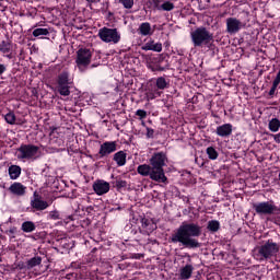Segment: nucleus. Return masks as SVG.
Here are the masks:
<instances>
[{
  "mask_svg": "<svg viewBox=\"0 0 280 280\" xmlns=\"http://www.w3.org/2000/svg\"><path fill=\"white\" fill-rule=\"evenodd\" d=\"M150 242H151V241H150V238H148V242H147V244H150Z\"/></svg>",
  "mask_w": 280,
  "mask_h": 280,
  "instance_id": "46",
  "label": "nucleus"
},
{
  "mask_svg": "<svg viewBox=\"0 0 280 280\" xmlns=\"http://www.w3.org/2000/svg\"><path fill=\"white\" fill-rule=\"evenodd\" d=\"M95 67H100V63H93V65H91V69H95Z\"/></svg>",
  "mask_w": 280,
  "mask_h": 280,
  "instance_id": "44",
  "label": "nucleus"
},
{
  "mask_svg": "<svg viewBox=\"0 0 280 280\" xmlns=\"http://www.w3.org/2000/svg\"><path fill=\"white\" fill-rule=\"evenodd\" d=\"M118 3H121L125 10H132L135 0H118Z\"/></svg>",
  "mask_w": 280,
  "mask_h": 280,
  "instance_id": "34",
  "label": "nucleus"
},
{
  "mask_svg": "<svg viewBox=\"0 0 280 280\" xmlns=\"http://www.w3.org/2000/svg\"><path fill=\"white\" fill-rule=\"evenodd\" d=\"M153 7L160 12H172L175 8L174 3L170 0H153Z\"/></svg>",
  "mask_w": 280,
  "mask_h": 280,
  "instance_id": "16",
  "label": "nucleus"
},
{
  "mask_svg": "<svg viewBox=\"0 0 280 280\" xmlns=\"http://www.w3.org/2000/svg\"><path fill=\"white\" fill-rule=\"evenodd\" d=\"M257 215H273L267 218L273 224H280V206L275 205V201H261L253 205Z\"/></svg>",
  "mask_w": 280,
  "mask_h": 280,
  "instance_id": "2",
  "label": "nucleus"
},
{
  "mask_svg": "<svg viewBox=\"0 0 280 280\" xmlns=\"http://www.w3.org/2000/svg\"><path fill=\"white\" fill-rule=\"evenodd\" d=\"M165 163H167V155L164 152L154 153L150 159V165L153 166L155 171L153 174L158 175L156 178L162 179L163 185H167L170 183L165 175V170H163V167H165Z\"/></svg>",
  "mask_w": 280,
  "mask_h": 280,
  "instance_id": "4",
  "label": "nucleus"
},
{
  "mask_svg": "<svg viewBox=\"0 0 280 280\" xmlns=\"http://www.w3.org/2000/svg\"><path fill=\"white\" fill-rule=\"evenodd\" d=\"M43 264V258L40 256H35L27 260L26 268L32 270V268H36V266H40Z\"/></svg>",
  "mask_w": 280,
  "mask_h": 280,
  "instance_id": "28",
  "label": "nucleus"
},
{
  "mask_svg": "<svg viewBox=\"0 0 280 280\" xmlns=\"http://www.w3.org/2000/svg\"><path fill=\"white\" fill-rule=\"evenodd\" d=\"M114 152H117V142L116 141H105L100 145L97 153L98 159H107Z\"/></svg>",
  "mask_w": 280,
  "mask_h": 280,
  "instance_id": "11",
  "label": "nucleus"
},
{
  "mask_svg": "<svg viewBox=\"0 0 280 280\" xmlns=\"http://www.w3.org/2000/svg\"><path fill=\"white\" fill-rule=\"evenodd\" d=\"M31 207L32 209H35V211H45L49 207V203L40 197V195L34 192L33 199L31 200Z\"/></svg>",
  "mask_w": 280,
  "mask_h": 280,
  "instance_id": "15",
  "label": "nucleus"
},
{
  "mask_svg": "<svg viewBox=\"0 0 280 280\" xmlns=\"http://www.w3.org/2000/svg\"><path fill=\"white\" fill-rule=\"evenodd\" d=\"M279 128H280V120L278 118H272L269 121V130L271 132H279Z\"/></svg>",
  "mask_w": 280,
  "mask_h": 280,
  "instance_id": "31",
  "label": "nucleus"
},
{
  "mask_svg": "<svg viewBox=\"0 0 280 280\" xmlns=\"http://www.w3.org/2000/svg\"><path fill=\"white\" fill-rule=\"evenodd\" d=\"M89 5H93V3H97V0H85Z\"/></svg>",
  "mask_w": 280,
  "mask_h": 280,
  "instance_id": "42",
  "label": "nucleus"
},
{
  "mask_svg": "<svg viewBox=\"0 0 280 280\" xmlns=\"http://www.w3.org/2000/svg\"><path fill=\"white\" fill-rule=\"evenodd\" d=\"M4 119L7 124H10V126H14V124H16V115H14L13 112L5 114Z\"/></svg>",
  "mask_w": 280,
  "mask_h": 280,
  "instance_id": "33",
  "label": "nucleus"
},
{
  "mask_svg": "<svg viewBox=\"0 0 280 280\" xmlns=\"http://www.w3.org/2000/svg\"><path fill=\"white\" fill-rule=\"evenodd\" d=\"M280 245L272 242V240L266 241L262 245L254 249V258L257 261H268L272 257H277L279 254Z\"/></svg>",
  "mask_w": 280,
  "mask_h": 280,
  "instance_id": "3",
  "label": "nucleus"
},
{
  "mask_svg": "<svg viewBox=\"0 0 280 280\" xmlns=\"http://www.w3.org/2000/svg\"><path fill=\"white\" fill-rule=\"evenodd\" d=\"M141 49L142 51H156L158 54H161V51H163V44L154 43L153 39H150L141 47Z\"/></svg>",
  "mask_w": 280,
  "mask_h": 280,
  "instance_id": "17",
  "label": "nucleus"
},
{
  "mask_svg": "<svg viewBox=\"0 0 280 280\" xmlns=\"http://www.w3.org/2000/svg\"><path fill=\"white\" fill-rule=\"evenodd\" d=\"M225 24L228 34H237L241 30H244V27L246 26L245 24H243V22L237 20V18H228L225 20Z\"/></svg>",
  "mask_w": 280,
  "mask_h": 280,
  "instance_id": "13",
  "label": "nucleus"
},
{
  "mask_svg": "<svg viewBox=\"0 0 280 280\" xmlns=\"http://www.w3.org/2000/svg\"><path fill=\"white\" fill-rule=\"evenodd\" d=\"M4 71H8V67H5L3 63H0V75H3Z\"/></svg>",
  "mask_w": 280,
  "mask_h": 280,
  "instance_id": "40",
  "label": "nucleus"
},
{
  "mask_svg": "<svg viewBox=\"0 0 280 280\" xmlns=\"http://www.w3.org/2000/svg\"><path fill=\"white\" fill-rule=\"evenodd\" d=\"M207 229L211 233H218V231H220V221H218V220L209 221Z\"/></svg>",
  "mask_w": 280,
  "mask_h": 280,
  "instance_id": "29",
  "label": "nucleus"
},
{
  "mask_svg": "<svg viewBox=\"0 0 280 280\" xmlns=\"http://www.w3.org/2000/svg\"><path fill=\"white\" fill-rule=\"evenodd\" d=\"M158 226L154 220L147 218V217H141L140 219V225H139V233L141 235H152L154 231H156Z\"/></svg>",
  "mask_w": 280,
  "mask_h": 280,
  "instance_id": "10",
  "label": "nucleus"
},
{
  "mask_svg": "<svg viewBox=\"0 0 280 280\" xmlns=\"http://www.w3.org/2000/svg\"><path fill=\"white\" fill-rule=\"evenodd\" d=\"M127 186H128V183L126 180L117 179L115 182V187L118 189H124V187H127Z\"/></svg>",
  "mask_w": 280,
  "mask_h": 280,
  "instance_id": "36",
  "label": "nucleus"
},
{
  "mask_svg": "<svg viewBox=\"0 0 280 280\" xmlns=\"http://www.w3.org/2000/svg\"><path fill=\"white\" fill-rule=\"evenodd\" d=\"M33 36L38 38L39 36H49V28H35L33 31Z\"/></svg>",
  "mask_w": 280,
  "mask_h": 280,
  "instance_id": "32",
  "label": "nucleus"
},
{
  "mask_svg": "<svg viewBox=\"0 0 280 280\" xmlns=\"http://www.w3.org/2000/svg\"><path fill=\"white\" fill-rule=\"evenodd\" d=\"M71 277H75V273H68V275L66 276V279H71Z\"/></svg>",
  "mask_w": 280,
  "mask_h": 280,
  "instance_id": "43",
  "label": "nucleus"
},
{
  "mask_svg": "<svg viewBox=\"0 0 280 280\" xmlns=\"http://www.w3.org/2000/svg\"><path fill=\"white\" fill-rule=\"evenodd\" d=\"M136 115L140 118V119H145V117H148V112H145L144 109H138L136 112Z\"/></svg>",
  "mask_w": 280,
  "mask_h": 280,
  "instance_id": "37",
  "label": "nucleus"
},
{
  "mask_svg": "<svg viewBox=\"0 0 280 280\" xmlns=\"http://www.w3.org/2000/svg\"><path fill=\"white\" fill-rule=\"evenodd\" d=\"M9 191L13 194V196H23L27 191V187L19 182H15L9 187Z\"/></svg>",
  "mask_w": 280,
  "mask_h": 280,
  "instance_id": "20",
  "label": "nucleus"
},
{
  "mask_svg": "<svg viewBox=\"0 0 280 280\" xmlns=\"http://www.w3.org/2000/svg\"><path fill=\"white\" fill-rule=\"evenodd\" d=\"M98 38H101L103 43L117 45L121 40V33L117 28H108L104 26L98 30Z\"/></svg>",
  "mask_w": 280,
  "mask_h": 280,
  "instance_id": "9",
  "label": "nucleus"
},
{
  "mask_svg": "<svg viewBox=\"0 0 280 280\" xmlns=\"http://www.w3.org/2000/svg\"><path fill=\"white\" fill-rule=\"evenodd\" d=\"M188 261H191V256L188 255Z\"/></svg>",
  "mask_w": 280,
  "mask_h": 280,
  "instance_id": "45",
  "label": "nucleus"
},
{
  "mask_svg": "<svg viewBox=\"0 0 280 280\" xmlns=\"http://www.w3.org/2000/svg\"><path fill=\"white\" fill-rule=\"evenodd\" d=\"M215 132L218 137H223V138L231 137V135H233V125L231 124L221 125L217 127Z\"/></svg>",
  "mask_w": 280,
  "mask_h": 280,
  "instance_id": "19",
  "label": "nucleus"
},
{
  "mask_svg": "<svg viewBox=\"0 0 280 280\" xmlns=\"http://www.w3.org/2000/svg\"><path fill=\"white\" fill-rule=\"evenodd\" d=\"M202 235V226L198 223L183 222L171 235L172 244H182L184 248H200L202 244L196 240Z\"/></svg>",
  "mask_w": 280,
  "mask_h": 280,
  "instance_id": "1",
  "label": "nucleus"
},
{
  "mask_svg": "<svg viewBox=\"0 0 280 280\" xmlns=\"http://www.w3.org/2000/svg\"><path fill=\"white\" fill-rule=\"evenodd\" d=\"M72 84L73 80L71 79V73H69L68 70H63L57 75V91L59 95L69 97V95H71Z\"/></svg>",
  "mask_w": 280,
  "mask_h": 280,
  "instance_id": "7",
  "label": "nucleus"
},
{
  "mask_svg": "<svg viewBox=\"0 0 280 280\" xmlns=\"http://www.w3.org/2000/svg\"><path fill=\"white\" fill-rule=\"evenodd\" d=\"M142 126H145V122H142Z\"/></svg>",
  "mask_w": 280,
  "mask_h": 280,
  "instance_id": "47",
  "label": "nucleus"
},
{
  "mask_svg": "<svg viewBox=\"0 0 280 280\" xmlns=\"http://www.w3.org/2000/svg\"><path fill=\"white\" fill-rule=\"evenodd\" d=\"M147 138L154 139V129L147 127Z\"/></svg>",
  "mask_w": 280,
  "mask_h": 280,
  "instance_id": "38",
  "label": "nucleus"
},
{
  "mask_svg": "<svg viewBox=\"0 0 280 280\" xmlns=\"http://www.w3.org/2000/svg\"><path fill=\"white\" fill-rule=\"evenodd\" d=\"M16 159L19 161H37L40 159V148L35 144H22L16 150Z\"/></svg>",
  "mask_w": 280,
  "mask_h": 280,
  "instance_id": "5",
  "label": "nucleus"
},
{
  "mask_svg": "<svg viewBox=\"0 0 280 280\" xmlns=\"http://www.w3.org/2000/svg\"><path fill=\"white\" fill-rule=\"evenodd\" d=\"M190 38L194 47H202L213 40V33L209 32L207 27L200 26L190 33Z\"/></svg>",
  "mask_w": 280,
  "mask_h": 280,
  "instance_id": "6",
  "label": "nucleus"
},
{
  "mask_svg": "<svg viewBox=\"0 0 280 280\" xmlns=\"http://www.w3.org/2000/svg\"><path fill=\"white\" fill-rule=\"evenodd\" d=\"M9 176H10L11 180H16V178H19V176H21V166L11 165L9 167Z\"/></svg>",
  "mask_w": 280,
  "mask_h": 280,
  "instance_id": "26",
  "label": "nucleus"
},
{
  "mask_svg": "<svg viewBox=\"0 0 280 280\" xmlns=\"http://www.w3.org/2000/svg\"><path fill=\"white\" fill-rule=\"evenodd\" d=\"M93 190L96 196H104V194H108L110 191V184L103 179H97L93 184Z\"/></svg>",
  "mask_w": 280,
  "mask_h": 280,
  "instance_id": "14",
  "label": "nucleus"
},
{
  "mask_svg": "<svg viewBox=\"0 0 280 280\" xmlns=\"http://www.w3.org/2000/svg\"><path fill=\"white\" fill-rule=\"evenodd\" d=\"M162 92L160 89L155 86H151L145 92V100L147 102H151L152 100H156V97H161Z\"/></svg>",
  "mask_w": 280,
  "mask_h": 280,
  "instance_id": "22",
  "label": "nucleus"
},
{
  "mask_svg": "<svg viewBox=\"0 0 280 280\" xmlns=\"http://www.w3.org/2000/svg\"><path fill=\"white\" fill-rule=\"evenodd\" d=\"M137 172L140 176H149L154 183H163L161 178L156 177L159 175H154L156 171L153 168L152 164H141L137 167Z\"/></svg>",
  "mask_w": 280,
  "mask_h": 280,
  "instance_id": "12",
  "label": "nucleus"
},
{
  "mask_svg": "<svg viewBox=\"0 0 280 280\" xmlns=\"http://www.w3.org/2000/svg\"><path fill=\"white\" fill-rule=\"evenodd\" d=\"M191 275H194V266L186 265L179 270V279L180 280H189L191 279Z\"/></svg>",
  "mask_w": 280,
  "mask_h": 280,
  "instance_id": "23",
  "label": "nucleus"
},
{
  "mask_svg": "<svg viewBox=\"0 0 280 280\" xmlns=\"http://www.w3.org/2000/svg\"><path fill=\"white\" fill-rule=\"evenodd\" d=\"M138 34L140 36H152V34H154V28H152V24L149 22H143L138 27Z\"/></svg>",
  "mask_w": 280,
  "mask_h": 280,
  "instance_id": "21",
  "label": "nucleus"
},
{
  "mask_svg": "<svg viewBox=\"0 0 280 280\" xmlns=\"http://www.w3.org/2000/svg\"><path fill=\"white\" fill-rule=\"evenodd\" d=\"M276 92H277V88H275V86L272 85L271 89H270V91H269V96L272 97Z\"/></svg>",
  "mask_w": 280,
  "mask_h": 280,
  "instance_id": "41",
  "label": "nucleus"
},
{
  "mask_svg": "<svg viewBox=\"0 0 280 280\" xmlns=\"http://www.w3.org/2000/svg\"><path fill=\"white\" fill-rule=\"evenodd\" d=\"M92 58H93V50L90 48H80L77 51L75 62L81 73H84V71L89 69Z\"/></svg>",
  "mask_w": 280,
  "mask_h": 280,
  "instance_id": "8",
  "label": "nucleus"
},
{
  "mask_svg": "<svg viewBox=\"0 0 280 280\" xmlns=\"http://www.w3.org/2000/svg\"><path fill=\"white\" fill-rule=\"evenodd\" d=\"M21 230L23 233H34V231H36V223L32 221H25L22 223Z\"/></svg>",
  "mask_w": 280,
  "mask_h": 280,
  "instance_id": "27",
  "label": "nucleus"
},
{
  "mask_svg": "<svg viewBox=\"0 0 280 280\" xmlns=\"http://www.w3.org/2000/svg\"><path fill=\"white\" fill-rule=\"evenodd\" d=\"M206 154L208 155V159H210V161H215L219 156L218 151L213 147H208L206 150Z\"/></svg>",
  "mask_w": 280,
  "mask_h": 280,
  "instance_id": "30",
  "label": "nucleus"
},
{
  "mask_svg": "<svg viewBox=\"0 0 280 280\" xmlns=\"http://www.w3.org/2000/svg\"><path fill=\"white\" fill-rule=\"evenodd\" d=\"M12 42L2 40L0 43V52L3 54L4 58H8L9 60H12Z\"/></svg>",
  "mask_w": 280,
  "mask_h": 280,
  "instance_id": "18",
  "label": "nucleus"
},
{
  "mask_svg": "<svg viewBox=\"0 0 280 280\" xmlns=\"http://www.w3.org/2000/svg\"><path fill=\"white\" fill-rule=\"evenodd\" d=\"M155 86L160 90V91H165V89L170 88V81H167V79H165V77H160L155 80Z\"/></svg>",
  "mask_w": 280,
  "mask_h": 280,
  "instance_id": "25",
  "label": "nucleus"
},
{
  "mask_svg": "<svg viewBox=\"0 0 280 280\" xmlns=\"http://www.w3.org/2000/svg\"><path fill=\"white\" fill-rule=\"evenodd\" d=\"M148 69H151V71H165V68H162V67H152V65H149L148 66Z\"/></svg>",
  "mask_w": 280,
  "mask_h": 280,
  "instance_id": "39",
  "label": "nucleus"
},
{
  "mask_svg": "<svg viewBox=\"0 0 280 280\" xmlns=\"http://www.w3.org/2000/svg\"><path fill=\"white\" fill-rule=\"evenodd\" d=\"M114 161L118 167H124L126 165V152L118 151L114 154Z\"/></svg>",
  "mask_w": 280,
  "mask_h": 280,
  "instance_id": "24",
  "label": "nucleus"
},
{
  "mask_svg": "<svg viewBox=\"0 0 280 280\" xmlns=\"http://www.w3.org/2000/svg\"><path fill=\"white\" fill-rule=\"evenodd\" d=\"M49 220H62L60 212L58 210H52L48 214Z\"/></svg>",
  "mask_w": 280,
  "mask_h": 280,
  "instance_id": "35",
  "label": "nucleus"
}]
</instances>
